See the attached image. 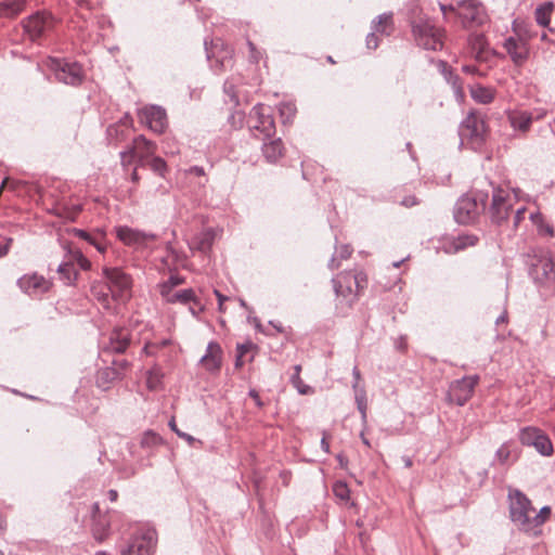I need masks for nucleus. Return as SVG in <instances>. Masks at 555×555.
Returning <instances> with one entry per match:
<instances>
[{
  "instance_id": "1",
  "label": "nucleus",
  "mask_w": 555,
  "mask_h": 555,
  "mask_svg": "<svg viewBox=\"0 0 555 555\" xmlns=\"http://www.w3.org/2000/svg\"><path fill=\"white\" fill-rule=\"evenodd\" d=\"M336 298L340 305L351 308L367 285L363 271H344L332 279Z\"/></svg>"
},
{
  "instance_id": "2",
  "label": "nucleus",
  "mask_w": 555,
  "mask_h": 555,
  "mask_svg": "<svg viewBox=\"0 0 555 555\" xmlns=\"http://www.w3.org/2000/svg\"><path fill=\"white\" fill-rule=\"evenodd\" d=\"M528 273L533 283L546 288L550 293L555 292V269L552 258L544 251H533L528 255Z\"/></svg>"
},
{
  "instance_id": "3",
  "label": "nucleus",
  "mask_w": 555,
  "mask_h": 555,
  "mask_svg": "<svg viewBox=\"0 0 555 555\" xmlns=\"http://www.w3.org/2000/svg\"><path fill=\"white\" fill-rule=\"evenodd\" d=\"M461 143L468 145L474 151H481L487 137V126L483 115L472 111L463 119L459 127Z\"/></svg>"
},
{
  "instance_id": "4",
  "label": "nucleus",
  "mask_w": 555,
  "mask_h": 555,
  "mask_svg": "<svg viewBox=\"0 0 555 555\" xmlns=\"http://www.w3.org/2000/svg\"><path fill=\"white\" fill-rule=\"evenodd\" d=\"M508 511L514 525L519 530L531 534V519L535 511L528 496L518 489L509 490Z\"/></svg>"
},
{
  "instance_id": "5",
  "label": "nucleus",
  "mask_w": 555,
  "mask_h": 555,
  "mask_svg": "<svg viewBox=\"0 0 555 555\" xmlns=\"http://www.w3.org/2000/svg\"><path fill=\"white\" fill-rule=\"evenodd\" d=\"M412 34L417 46L430 51L443 48V29L437 27L433 20L420 17L411 22Z\"/></svg>"
},
{
  "instance_id": "6",
  "label": "nucleus",
  "mask_w": 555,
  "mask_h": 555,
  "mask_svg": "<svg viewBox=\"0 0 555 555\" xmlns=\"http://www.w3.org/2000/svg\"><path fill=\"white\" fill-rule=\"evenodd\" d=\"M488 196L487 192L481 191L461 196L455 203L453 210L455 221L460 224L474 222L480 211L486 208Z\"/></svg>"
},
{
  "instance_id": "7",
  "label": "nucleus",
  "mask_w": 555,
  "mask_h": 555,
  "mask_svg": "<svg viewBox=\"0 0 555 555\" xmlns=\"http://www.w3.org/2000/svg\"><path fill=\"white\" fill-rule=\"evenodd\" d=\"M249 129L255 138L269 140L275 134V122L270 106L256 104L249 114Z\"/></svg>"
},
{
  "instance_id": "8",
  "label": "nucleus",
  "mask_w": 555,
  "mask_h": 555,
  "mask_svg": "<svg viewBox=\"0 0 555 555\" xmlns=\"http://www.w3.org/2000/svg\"><path fill=\"white\" fill-rule=\"evenodd\" d=\"M47 65L53 72L55 79L64 85L77 87L85 79L82 66L78 62L49 57Z\"/></svg>"
},
{
  "instance_id": "9",
  "label": "nucleus",
  "mask_w": 555,
  "mask_h": 555,
  "mask_svg": "<svg viewBox=\"0 0 555 555\" xmlns=\"http://www.w3.org/2000/svg\"><path fill=\"white\" fill-rule=\"evenodd\" d=\"M103 279L106 281L112 293V299L118 302H126L131 297L132 279L120 268H103Z\"/></svg>"
},
{
  "instance_id": "10",
  "label": "nucleus",
  "mask_w": 555,
  "mask_h": 555,
  "mask_svg": "<svg viewBox=\"0 0 555 555\" xmlns=\"http://www.w3.org/2000/svg\"><path fill=\"white\" fill-rule=\"evenodd\" d=\"M122 514L116 509L102 512L98 502L91 505V532L98 542H103L111 534L112 525L121 520Z\"/></svg>"
},
{
  "instance_id": "11",
  "label": "nucleus",
  "mask_w": 555,
  "mask_h": 555,
  "mask_svg": "<svg viewBox=\"0 0 555 555\" xmlns=\"http://www.w3.org/2000/svg\"><path fill=\"white\" fill-rule=\"evenodd\" d=\"M515 195L508 190L502 188H493L492 203L490 206V217L492 222L501 225L507 221L511 214L514 211Z\"/></svg>"
},
{
  "instance_id": "12",
  "label": "nucleus",
  "mask_w": 555,
  "mask_h": 555,
  "mask_svg": "<svg viewBox=\"0 0 555 555\" xmlns=\"http://www.w3.org/2000/svg\"><path fill=\"white\" fill-rule=\"evenodd\" d=\"M157 543V533L153 528H140L130 539L121 555H152Z\"/></svg>"
},
{
  "instance_id": "13",
  "label": "nucleus",
  "mask_w": 555,
  "mask_h": 555,
  "mask_svg": "<svg viewBox=\"0 0 555 555\" xmlns=\"http://www.w3.org/2000/svg\"><path fill=\"white\" fill-rule=\"evenodd\" d=\"M55 20L51 13L39 11L22 22L25 34L31 41H37L54 27Z\"/></svg>"
},
{
  "instance_id": "14",
  "label": "nucleus",
  "mask_w": 555,
  "mask_h": 555,
  "mask_svg": "<svg viewBox=\"0 0 555 555\" xmlns=\"http://www.w3.org/2000/svg\"><path fill=\"white\" fill-rule=\"evenodd\" d=\"M521 444L533 447L543 456H550L554 449L548 436L538 427H524L518 435Z\"/></svg>"
},
{
  "instance_id": "15",
  "label": "nucleus",
  "mask_w": 555,
  "mask_h": 555,
  "mask_svg": "<svg viewBox=\"0 0 555 555\" xmlns=\"http://www.w3.org/2000/svg\"><path fill=\"white\" fill-rule=\"evenodd\" d=\"M479 383L478 375L464 376L453 380L447 393L448 400L459 406H463L473 396L476 385Z\"/></svg>"
},
{
  "instance_id": "16",
  "label": "nucleus",
  "mask_w": 555,
  "mask_h": 555,
  "mask_svg": "<svg viewBox=\"0 0 555 555\" xmlns=\"http://www.w3.org/2000/svg\"><path fill=\"white\" fill-rule=\"evenodd\" d=\"M115 232L120 242L135 249L147 248L158 237L155 233L133 229L128 225L116 227Z\"/></svg>"
},
{
  "instance_id": "17",
  "label": "nucleus",
  "mask_w": 555,
  "mask_h": 555,
  "mask_svg": "<svg viewBox=\"0 0 555 555\" xmlns=\"http://www.w3.org/2000/svg\"><path fill=\"white\" fill-rule=\"evenodd\" d=\"M395 30V24L391 12H386L378 15L371 23V33L365 38L367 49H377L379 42L377 34L384 36H390Z\"/></svg>"
},
{
  "instance_id": "18",
  "label": "nucleus",
  "mask_w": 555,
  "mask_h": 555,
  "mask_svg": "<svg viewBox=\"0 0 555 555\" xmlns=\"http://www.w3.org/2000/svg\"><path fill=\"white\" fill-rule=\"evenodd\" d=\"M461 9L460 17L464 27H472L475 25H482L486 22L487 15L482 3L478 0H461L457 2Z\"/></svg>"
},
{
  "instance_id": "19",
  "label": "nucleus",
  "mask_w": 555,
  "mask_h": 555,
  "mask_svg": "<svg viewBox=\"0 0 555 555\" xmlns=\"http://www.w3.org/2000/svg\"><path fill=\"white\" fill-rule=\"evenodd\" d=\"M142 121L155 133H163L167 126L166 111L158 105L145 106L140 111Z\"/></svg>"
},
{
  "instance_id": "20",
  "label": "nucleus",
  "mask_w": 555,
  "mask_h": 555,
  "mask_svg": "<svg viewBox=\"0 0 555 555\" xmlns=\"http://www.w3.org/2000/svg\"><path fill=\"white\" fill-rule=\"evenodd\" d=\"M17 285L23 293L33 297L47 293L51 287L50 281L38 273L24 274L17 280Z\"/></svg>"
},
{
  "instance_id": "21",
  "label": "nucleus",
  "mask_w": 555,
  "mask_h": 555,
  "mask_svg": "<svg viewBox=\"0 0 555 555\" xmlns=\"http://www.w3.org/2000/svg\"><path fill=\"white\" fill-rule=\"evenodd\" d=\"M503 47L512 61L520 65L529 57V47L527 39L522 37L509 36L504 40Z\"/></svg>"
},
{
  "instance_id": "22",
  "label": "nucleus",
  "mask_w": 555,
  "mask_h": 555,
  "mask_svg": "<svg viewBox=\"0 0 555 555\" xmlns=\"http://www.w3.org/2000/svg\"><path fill=\"white\" fill-rule=\"evenodd\" d=\"M134 157L138 159V166H144L149 158L156 152V143L147 140L143 134L135 137L130 145Z\"/></svg>"
},
{
  "instance_id": "23",
  "label": "nucleus",
  "mask_w": 555,
  "mask_h": 555,
  "mask_svg": "<svg viewBox=\"0 0 555 555\" xmlns=\"http://www.w3.org/2000/svg\"><path fill=\"white\" fill-rule=\"evenodd\" d=\"M206 371L210 373L219 372L222 365V349L217 341H209L205 354L199 359Z\"/></svg>"
},
{
  "instance_id": "24",
  "label": "nucleus",
  "mask_w": 555,
  "mask_h": 555,
  "mask_svg": "<svg viewBox=\"0 0 555 555\" xmlns=\"http://www.w3.org/2000/svg\"><path fill=\"white\" fill-rule=\"evenodd\" d=\"M352 389L354 392V400L357 404V409L361 414L362 423H366V411H367V398H366V391L364 385H361V372L358 369V366H354L352 369Z\"/></svg>"
},
{
  "instance_id": "25",
  "label": "nucleus",
  "mask_w": 555,
  "mask_h": 555,
  "mask_svg": "<svg viewBox=\"0 0 555 555\" xmlns=\"http://www.w3.org/2000/svg\"><path fill=\"white\" fill-rule=\"evenodd\" d=\"M131 341V334L127 328H115L111 332L105 350L114 353H124Z\"/></svg>"
},
{
  "instance_id": "26",
  "label": "nucleus",
  "mask_w": 555,
  "mask_h": 555,
  "mask_svg": "<svg viewBox=\"0 0 555 555\" xmlns=\"http://www.w3.org/2000/svg\"><path fill=\"white\" fill-rule=\"evenodd\" d=\"M121 379L120 378V370L115 366H105L103 369L98 370L95 376V384L98 388L102 390H108L113 383Z\"/></svg>"
},
{
  "instance_id": "27",
  "label": "nucleus",
  "mask_w": 555,
  "mask_h": 555,
  "mask_svg": "<svg viewBox=\"0 0 555 555\" xmlns=\"http://www.w3.org/2000/svg\"><path fill=\"white\" fill-rule=\"evenodd\" d=\"M438 67L443 75L444 79L449 85H451L454 94L456 98H463L464 96V89H463V82L462 79L457 74H455L452 68L448 65L446 61L440 60L438 62Z\"/></svg>"
},
{
  "instance_id": "28",
  "label": "nucleus",
  "mask_w": 555,
  "mask_h": 555,
  "mask_svg": "<svg viewBox=\"0 0 555 555\" xmlns=\"http://www.w3.org/2000/svg\"><path fill=\"white\" fill-rule=\"evenodd\" d=\"M91 295L98 300V302L106 310L111 309L112 293L106 281L102 278L101 281L92 283L90 288Z\"/></svg>"
},
{
  "instance_id": "29",
  "label": "nucleus",
  "mask_w": 555,
  "mask_h": 555,
  "mask_svg": "<svg viewBox=\"0 0 555 555\" xmlns=\"http://www.w3.org/2000/svg\"><path fill=\"white\" fill-rule=\"evenodd\" d=\"M262 154L267 162L269 163H276L280 157L283 155V143L281 139H269V140H262Z\"/></svg>"
},
{
  "instance_id": "30",
  "label": "nucleus",
  "mask_w": 555,
  "mask_h": 555,
  "mask_svg": "<svg viewBox=\"0 0 555 555\" xmlns=\"http://www.w3.org/2000/svg\"><path fill=\"white\" fill-rule=\"evenodd\" d=\"M511 126L518 131L526 132L532 122V114L526 111H514L508 114Z\"/></svg>"
},
{
  "instance_id": "31",
  "label": "nucleus",
  "mask_w": 555,
  "mask_h": 555,
  "mask_svg": "<svg viewBox=\"0 0 555 555\" xmlns=\"http://www.w3.org/2000/svg\"><path fill=\"white\" fill-rule=\"evenodd\" d=\"M487 40L482 34H470L468 37V47L470 53L477 61L486 60Z\"/></svg>"
},
{
  "instance_id": "32",
  "label": "nucleus",
  "mask_w": 555,
  "mask_h": 555,
  "mask_svg": "<svg viewBox=\"0 0 555 555\" xmlns=\"http://www.w3.org/2000/svg\"><path fill=\"white\" fill-rule=\"evenodd\" d=\"M26 0H2L0 1V17L12 18L24 11Z\"/></svg>"
},
{
  "instance_id": "33",
  "label": "nucleus",
  "mask_w": 555,
  "mask_h": 555,
  "mask_svg": "<svg viewBox=\"0 0 555 555\" xmlns=\"http://www.w3.org/2000/svg\"><path fill=\"white\" fill-rule=\"evenodd\" d=\"M166 302L168 304H182V305H189V304H198V298L194 292L193 288H185L178 291L176 293H171L170 295L164 297Z\"/></svg>"
},
{
  "instance_id": "34",
  "label": "nucleus",
  "mask_w": 555,
  "mask_h": 555,
  "mask_svg": "<svg viewBox=\"0 0 555 555\" xmlns=\"http://www.w3.org/2000/svg\"><path fill=\"white\" fill-rule=\"evenodd\" d=\"M469 91L473 100L480 104H489L494 100L495 96V91L493 88L485 87L479 83L472 86Z\"/></svg>"
},
{
  "instance_id": "35",
  "label": "nucleus",
  "mask_w": 555,
  "mask_h": 555,
  "mask_svg": "<svg viewBox=\"0 0 555 555\" xmlns=\"http://www.w3.org/2000/svg\"><path fill=\"white\" fill-rule=\"evenodd\" d=\"M214 233L211 230H206L196 235L190 242V248L198 250L201 253H207L212 245Z\"/></svg>"
},
{
  "instance_id": "36",
  "label": "nucleus",
  "mask_w": 555,
  "mask_h": 555,
  "mask_svg": "<svg viewBox=\"0 0 555 555\" xmlns=\"http://www.w3.org/2000/svg\"><path fill=\"white\" fill-rule=\"evenodd\" d=\"M106 138L109 145H117L127 138L125 125L121 122L109 125L106 129Z\"/></svg>"
},
{
  "instance_id": "37",
  "label": "nucleus",
  "mask_w": 555,
  "mask_h": 555,
  "mask_svg": "<svg viewBox=\"0 0 555 555\" xmlns=\"http://www.w3.org/2000/svg\"><path fill=\"white\" fill-rule=\"evenodd\" d=\"M478 243V236L474 234H460L452 238L450 250L456 253L467 247L475 246Z\"/></svg>"
},
{
  "instance_id": "38",
  "label": "nucleus",
  "mask_w": 555,
  "mask_h": 555,
  "mask_svg": "<svg viewBox=\"0 0 555 555\" xmlns=\"http://www.w3.org/2000/svg\"><path fill=\"white\" fill-rule=\"evenodd\" d=\"M57 273L60 274V279L66 284L72 285L77 280L78 272L75 269L73 262H62L57 267Z\"/></svg>"
},
{
  "instance_id": "39",
  "label": "nucleus",
  "mask_w": 555,
  "mask_h": 555,
  "mask_svg": "<svg viewBox=\"0 0 555 555\" xmlns=\"http://www.w3.org/2000/svg\"><path fill=\"white\" fill-rule=\"evenodd\" d=\"M352 254V247L348 244L341 245L336 248L335 254L330 259L328 267L334 270L340 266V260L348 259Z\"/></svg>"
},
{
  "instance_id": "40",
  "label": "nucleus",
  "mask_w": 555,
  "mask_h": 555,
  "mask_svg": "<svg viewBox=\"0 0 555 555\" xmlns=\"http://www.w3.org/2000/svg\"><path fill=\"white\" fill-rule=\"evenodd\" d=\"M551 515V507L550 506H543L539 513H534L532 515L531 519V526H532V535H537L541 532L540 527L545 522V520Z\"/></svg>"
},
{
  "instance_id": "41",
  "label": "nucleus",
  "mask_w": 555,
  "mask_h": 555,
  "mask_svg": "<svg viewBox=\"0 0 555 555\" xmlns=\"http://www.w3.org/2000/svg\"><path fill=\"white\" fill-rule=\"evenodd\" d=\"M185 282L184 278L180 275L171 274L165 282L159 284V293L162 297H166L172 293L176 286H179Z\"/></svg>"
},
{
  "instance_id": "42",
  "label": "nucleus",
  "mask_w": 555,
  "mask_h": 555,
  "mask_svg": "<svg viewBox=\"0 0 555 555\" xmlns=\"http://www.w3.org/2000/svg\"><path fill=\"white\" fill-rule=\"evenodd\" d=\"M279 113L283 124L292 122L297 113V107L293 102H282L279 105Z\"/></svg>"
},
{
  "instance_id": "43",
  "label": "nucleus",
  "mask_w": 555,
  "mask_h": 555,
  "mask_svg": "<svg viewBox=\"0 0 555 555\" xmlns=\"http://www.w3.org/2000/svg\"><path fill=\"white\" fill-rule=\"evenodd\" d=\"M553 4L546 3L535 9L534 17L539 25L545 27L550 24V14L552 12Z\"/></svg>"
},
{
  "instance_id": "44",
  "label": "nucleus",
  "mask_w": 555,
  "mask_h": 555,
  "mask_svg": "<svg viewBox=\"0 0 555 555\" xmlns=\"http://www.w3.org/2000/svg\"><path fill=\"white\" fill-rule=\"evenodd\" d=\"M150 166V168L157 175H159L160 177H165L166 172H167V164L166 162L159 157V156H152L151 159L146 162Z\"/></svg>"
},
{
  "instance_id": "45",
  "label": "nucleus",
  "mask_w": 555,
  "mask_h": 555,
  "mask_svg": "<svg viewBox=\"0 0 555 555\" xmlns=\"http://www.w3.org/2000/svg\"><path fill=\"white\" fill-rule=\"evenodd\" d=\"M333 493L340 501H348L350 499V489L344 481H336L333 485Z\"/></svg>"
},
{
  "instance_id": "46",
  "label": "nucleus",
  "mask_w": 555,
  "mask_h": 555,
  "mask_svg": "<svg viewBox=\"0 0 555 555\" xmlns=\"http://www.w3.org/2000/svg\"><path fill=\"white\" fill-rule=\"evenodd\" d=\"M163 442L162 437L153 431H146L141 440L143 448H153Z\"/></svg>"
},
{
  "instance_id": "47",
  "label": "nucleus",
  "mask_w": 555,
  "mask_h": 555,
  "mask_svg": "<svg viewBox=\"0 0 555 555\" xmlns=\"http://www.w3.org/2000/svg\"><path fill=\"white\" fill-rule=\"evenodd\" d=\"M223 91L229 96L230 102L233 103V105L237 106L240 104L236 86L232 80L228 79L224 81Z\"/></svg>"
},
{
  "instance_id": "48",
  "label": "nucleus",
  "mask_w": 555,
  "mask_h": 555,
  "mask_svg": "<svg viewBox=\"0 0 555 555\" xmlns=\"http://www.w3.org/2000/svg\"><path fill=\"white\" fill-rule=\"evenodd\" d=\"M162 373L158 367H153L147 373V387L150 389H156L160 383Z\"/></svg>"
},
{
  "instance_id": "49",
  "label": "nucleus",
  "mask_w": 555,
  "mask_h": 555,
  "mask_svg": "<svg viewBox=\"0 0 555 555\" xmlns=\"http://www.w3.org/2000/svg\"><path fill=\"white\" fill-rule=\"evenodd\" d=\"M69 233L75 237H78L80 240L88 242L89 244H91V242L96 236V234H91V233L87 232L86 230L78 229V228H73L72 230H69Z\"/></svg>"
},
{
  "instance_id": "50",
  "label": "nucleus",
  "mask_w": 555,
  "mask_h": 555,
  "mask_svg": "<svg viewBox=\"0 0 555 555\" xmlns=\"http://www.w3.org/2000/svg\"><path fill=\"white\" fill-rule=\"evenodd\" d=\"M119 156L120 163L124 167L130 165L133 162V159H135L133 151L130 145L126 150L121 151L119 153Z\"/></svg>"
},
{
  "instance_id": "51",
  "label": "nucleus",
  "mask_w": 555,
  "mask_h": 555,
  "mask_svg": "<svg viewBox=\"0 0 555 555\" xmlns=\"http://www.w3.org/2000/svg\"><path fill=\"white\" fill-rule=\"evenodd\" d=\"M169 426H170L171 430L175 431L180 438H182L185 441H188L189 444H193V442L195 441V438L193 436H191V435L180 430L177 427V424H176L173 418L169 422Z\"/></svg>"
},
{
  "instance_id": "52",
  "label": "nucleus",
  "mask_w": 555,
  "mask_h": 555,
  "mask_svg": "<svg viewBox=\"0 0 555 555\" xmlns=\"http://www.w3.org/2000/svg\"><path fill=\"white\" fill-rule=\"evenodd\" d=\"M247 47L249 50V61L253 63H258L262 56L261 52L250 40H247Z\"/></svg>"
},
{
  "instance_id": "53",
  "label": "nucleus",
  "mask_w": 555,
  "mask_h": 555,
  "mask_svg": "<svg viewBox=\"0 0 555 555\" xmlns=\"http://www.w3.org/2000/svg\"><path fill=\"white\" fill-rule=\"evenodd\" d=\"M73 257L82 270H88L91 267V262L82 255L80 250L75 251Z\"/></svg>"
},
{
  "instance_id": "54",
  "label": "nucleus",
  "mask_w": 555,
  "mask_h": 555,
  "mask_svg": "<svg viewBox=\"0 0 555 555\" xmlns=\"http://www.w3.org/2000/svg\"><path fill=\"white\" fill-rule=\"evenodd\" d=\"M512 214H514V216H513L514 227L517 228L520 224V222L525 219L526 207H524V206L517 207Z\"/></svg>"
},
{
  "instance_id": "55",
  "label": "nucleus",
  "mask_w": 555,
  "mask_h": 555,
  "mask_svg": "<svg viewBox=\"0 0 555 555\" xmlns=\"http://www.w3.org/2000/svg\"><path fill=\"white\" fill-rule=\"evenodd\" d=\"M253 349H256V346L251 341H246V343L236 345V353L240 357H244L246 353H248Z\"/></svg>"
},
{
  "instance_id": "56",
  "label": "nucleus",
  "mask_w": 555,
  "mask_h": 555,
  "mask_svg": "<svg viewBox=\"0 0 555 555\" xmlns=\"http://www.w3.org/2000/svg\"><path fill=\"white\" fill-rule=\"evenodd\" d=\"M12 243L13 238L11 237H4L3 240L0 241V258L8 255Z\"/></svg>"
},
{
  "instance_id": "57",
  "label": "nucleus",
  "mask_w": 555,
  "mask_h": 555,
  "mask_svg": "<svg viewBox=\"0 0 555 555\" xmlns=\"http://www.w3.org/2000/svg\"><path fill=\"white\" fill-rule=\"evenodd\" d=\"M129 365L130 363L127 360H114L111 366H115L120 370V378H122Z\"/></svg>"
},
{
  "instance_id": "58",
  "label": "nucleus",
  "mask_w": 555,
  "mask_h": 555,
  "mask_svg": "<svg viewBox=\"0 0 555 555\" xmlns=\"http://www.w3.org/2000/svg\"><path fill=\"white\" fill-rule=\"evenodd\" d=\"M205 306L198 299V304H191L189 311L194 318H198L202 312H204Z\"/></svg>"
},
{
  "instance_id": "59",
  "label": "nucleus",
  "mask_w": 555,
  "mask_h": 555,
  "mask_svg": "<svg viewBox=\"0 0 555 555\" xmlns=\"http://www.w3.org/2000/svg\"><path fill=\"white\" fill-rule=\"evenodd\" d=\"M214 294L216 295V297L218 299V310H219V312L223 313L225 311L223 305L227 300H229V297L221 294L218 289H215Z\"/></svg>"
},
{
  "instance_id": "60",
  "label": "nucleus",
  "mask_w": 555,
  "mask_h": 555,
  "mask_svg": "<svg viewBox=\"0 0 555 555\" xmlns=\"http://www.w3.org/2000/svg\"><path fill=\"white\" fill-rule=\"evenodd\" d=\"M495 454H496L498 459L500 460V462L504 463L509 456V451L505 446H502L496 450Z\"/></svg>"
},
{
  "instance_id": "61",
  "label": "nucleus",
  "mask_w": 555,
  "mask_h": 555,
  "mask_svg": "<svg viewBox=\"0 0 555 555\" xmlns=\"http://www.w3.org/2000/svg\"><path fill=\"white\" fill-rule=\"evenodd\" d=\"M100 237H103V232L96 233V236L90 245H93L100 253H104L106 250V246L99 241Z\"/></svg>"
},
{
  "instance_id": "62",
  "label": "nucleus",
  "mask_w": 555,
  "mask_h": 555,
  "mask_svg": "<svg viewBox=\"0 0 555 555\" xmlns=\"http://www.w3.org/2000/svg\"><path fill=\"white\" fill-rule=\"evenodd\" d=\"M418 203H420V201L417 199V197L415 195H408L401 201V205H403L405 207H413V206L417 205Z\"/></svg>"
},
{
  "instance_id": "63",
  "label": "nucleus",
  "mask_w": 555,
  "mask_h": 555,
  "mask_svg": "<svg viewBox=\"0 0 555 555\" xmlns=\"http://www.w3.org/2000/svg\"><path fill=\"white\" fill-rule=\"evenodd\" d=\"M538 229H539L540 234L550 235V236H553V234H554L553 228L550 224L544 223V221H542V223L538 227Z\"/></svg>"
},
{
  "instance_id": "64",
  "label": "nucleus",
  "mask_w": 555,
  "mask_h": 555,
  "mask_svg": "<svg viewBox=\"0 0 555 555\" xmlns=\"http://www.w3.org/2000/svg\"><path fill=\"white\" fill-rule=\"evenodd\" d=\"M529 217H530L532 223L535 224L537 227H539L543 221V217L540 211H532V212H530Z\"/></svg>"
}]
</instances>
